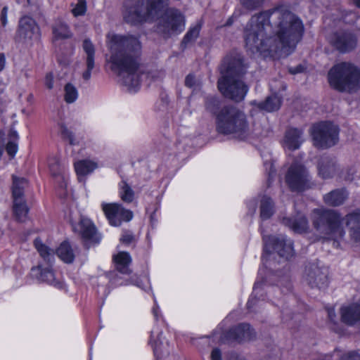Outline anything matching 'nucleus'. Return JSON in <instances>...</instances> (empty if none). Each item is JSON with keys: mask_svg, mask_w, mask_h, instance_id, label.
<instances>
[{"mask_svg": "<svg viewBox=\"0 0 360 360\" xmlns=\"http://www.w3.org/2000/svg\"><path fill=\"white\" fill-rule=\"evenodd\" d=\"M34 245L43 259L48 264H52L54 262V250L45 245L39 238L34 240Z\"/></svg>", "mask_w": 360, "mask_h": 360, "instance_id": "27", "label": "nucleus"}, {"mask_svg": "<svg viewBox=\"0 0 360 360\" xmlns=\"http://www.w3.org/2000/svg\"><path fill=\"white\" fill-rule=\"evenodd\" d=\"M312 221L316 230L324 239L335 240L344 236L340 215L333 210H314Z\"/></svg>", "mask_w": 360, "mask_h": 360, "instance_id": "6", "label": "nucleus"}, {"mask_svg": "<svg viewBox=\"0 0 360 360\" xmlns=\"http://www.w3.org/2000/svg\"><path fill=\"white\" fill-rule=\"evenodd\" d=\"M328 317L331 321H333L335 317V313L334 309H330L328 310Z\"/></svg>", "mask_w": 360, "mask_h": 360, "instance_id": "56", "label": "nucleus"}, {"mask_svg": "<svg viewBox=\"0 0 360 360\" xmlns=\"http://www.w3.org/2000/svg\"><path fill=\"white\" fill-rule=\"evenodd\" d=\"M6 150L7 153L11 156L13 157L18 150V146L15 141H9L6 146Z\"/></svg>", "mask_w": 360, "mask_h": 360, "instance_id": "45", "label": "nucleus"}, {"mask_svg": "<svg viewBox=\"0 0 360 360\" xmlns=\"http://www.w3.org/2000/svg\"><path fill=\"white\" fill-rule=\"evenodd\" d=\"M52 33L55 40L69 39L72 36L69 26L60 20L52 25Z\"/></svg>", "mask_w": 360, "mask_h": 360, "instance_id": "26", "label": "nucleus"}, {"mask_svg": "<svg viewBox=\"0 0 360 360\" xmlns=\"http://www.w3.org/2000/svg\"><path fill=\"white\" fill-rule=\"evenodd\" d=\"M260 218L269 219L274 213V205L271 198L264 195L260 201Z\"/></svg>", "mask_w": 360, "mask_h": 360, "instance_id": "31", "label": "nucleus"}, {"mask_svg": "<svg viewBox=\"0 0 360 360\" xmlns=\"http://www.w3.org/2000/svg\"><path fill=\"white\" fill-rule=\"evenodd\" d=\"M339 129L330 122H322L312 127L311 136L314 144L320 148H327L335 145L338 141Z\"/></svg>", "mask_w": 360, "mask_h": 360, "instance_id": "7", "label": "nucleus"}, {"mask_svg": "<svg viewBox=\"0 0 360 360\" xmlns=\"http://www.w3.org/2000/svg\"><path fill=\"white\" fill-rule=\"evenodd\" d=\"M119 195L122 201L130 203L134 199L135 193L127 181H122L120 184Z\"/></svg>", "mask_w": 360, "mask_h": 360, "instance_id": "37", "label": "nucleus"}, {"mask_svg": "<svg viewBox=\"0 0 360 360\" xmlns=\"http://www.w3.org/2000/svg\"><path fill=\"white\" fill-rule=\"evenodd\" d=\"M211 360H222L221 352L219 349H213L211 353Z\"/></svg>", "mask_w": 360, "mask_h": 360, "instance_id": "50", "label": "nucleus"}, {"mask_svg": "<svg viewBox=\"0 0 360 360\" xmlns=\"http://www.w3.org/2000/svg\"><path fill=\"white\" fill-rule=\"evenodd\" d=\"M345 220L352 237L355 240H360V210L347 214Z\"/></svg>", "mask_w": 360, "mask_h": 360, "instance_id": "24", "label": "nucleus"}, {"mask_svg": "<svg viewBox=\"0 0 360 360\" xmlns=\"http://www.w3.org/2000/svg\"><path fill=\"white\" fill-rule=\"evenodd\" d=\"M340 360H360V355L356 352H349L343 354Z\"/></svg>", "mask_w": 360, "mask_h": 360, "instance_id": "47", "label": "nucleus"}, {"mask_svg": "<svg viewBox=\"0 0 360 360\" xmlns=\"http://www.w3.org/2000/svg\"><path fill=\"white\" fill-rule=\"evenodd\" d=\"M282 223L296 233H302L307 231L308 228V221L307 218L301 214L295 217H284Z\"/></svg>", "mask_w": 360, "mask_h": 360, "instance_id": "23", "label": "nucleus"}, {"mask_svg": "<svg viewBox=\"0 0 360 360\" xmlns=\"http://www.w3.org/2000/svg\"><path fill=\"white\" fill-rule=\"evenodd\" d=\"M64 91V99L66 103H72L77 100L78 97V92L75 86H74L72 84H67L65 86Z\"/></svg>", "mask_w": 360, "mask_h": 360, "instance_id": "39", "label": "nucleus"}, {"mask_svg": "<svg viewBox=\"0 0 360 360\" xmlns=\"http://www.w3.org/2000/svg\"><path fill=\"white\" fill-rule=\"evenodd\" d=\"M82 48L86 54L85 63L86 65V70L83 72L82 77L85 80H89L91 78V70L95 67V48L89 39L84 40Z\"/></svg>", "mask_w": 360, "mask_h": 360, "instance_id": "21", "label": "nucleus"}, {"mask_svg": "<svg viewBox=\"0 0 360 360\" xmlns=\"http://www.w3.org/2000/svg\"><path fill=\"white\" fill-rule=\"evenodd\" d=\"M271 173H274H274H275V171H274H274H272V172H271V171H270V172H269V176H271Z\"/></svg>", "mask_w": 360, "mask_h": 360, "instance_id": "62", "label": "nucleus"}, {"mask_svg": "<svg viewBox=\"0 0 360 360\" xmlns=\"http://www.w3.org/2000/svg\"><path fill=\"white\" fill-rule=\"evenodd\" d=\"M304 32L302 21L283 6L254 15L244 29L245 46L252 53L291 51Z\"/></svg>", "mask_w": 360, "mask_h": 360, "instance_id": "1", "label": "nucleus"}, {"mask_svg": "<svg viewBox=\"0 0 360 360\" xmlns=\"http://www.w3.org/2000/svg\"><path fill=\"white\" fill-rule=\"evenodd\" d=\"M185 85L189 88L197 89L202 86V81L199 78H196L195 75L189 74L185 79Z\"/></svg>", "mask_w": 360, "mask_h": 360, "instance_id": "41", "label": "nucleus"}, {"mask_svg": "<svg viewBox=\"0 0 360 360\" xmlns=\"http://www.w3.org/2000/svg\"><path fill=\"white\" fill-rule=\"evenodd\" d=\"M60 131L63 135V136L65 139H67L70 144H75V139H74V135L72 131H70L66 126L61 124L60 126Z\"/></svg>", "mask_w": 360, "mask_h": 360, "instance_id": "44", "label": "nucleus"}, {"mask_svg": "<svg viewBox=\"0 0 360 360\" xmlns=\"http://www.w3.org/2000/svg\"><path fill=\"white\" fill-rule=\"evenodd\" d=\"M40 37V29L36 21L28 15L20 18L16 32L15 40L18 42L32 44Z\"/></svg>", "mask_w": 360, "mask_h": 360, "instance_id": "12", "label": "nucleus"}, {"mask_svg": "<svg viewBox=\"0 0 360 360\" xmlns=\"http://www.w3.org/2000/svg\"><path fill=\"white\" fill-rule=\"evenodd\" d=\"M278 285L285 287L286 291H289L290 290V279L289 275L286 274L280 278L278 281Z\"/></svg>", "mask_w": 360, "mask_h": 360, "instance_id": "46", "label": "nucleus"}, {"mask_svg": "<svg viewBox=\"0 0 360 360\" xmlns=\"http://www.w3.org/2000/svg\"><path fill=\"white\" fill-rule=\"evenodd\" d=\"M8 136H9V138L11 139L10 141H16L17 139H18V133H17V131H15L14 130H11L9 131Z\"/></svg>", "mask_w": 360, "mask_h": 360, "instance_id": "52", "label": "nucleus"}, {"mask_svg": "<svg viewBox=\"0 0 360 360\" xmlns=\"http://www.w3.org/2000/svg\"><path fill=\"white\" fill-rule=\"evenodd\" d=\"M45 84L49 89L53 86V76L51 74H48L46 77Z\"/></svg>", "mask_w": 360, "mask_h": 360, "instance_id": "51", "label": "nucleus"}, {"mask_svg": "<svg viewBox=\"0 0 360 360\" xmlns=\"http://www.w3.org/2000/svg\"><path fill=\"white\" fill-rule=\"evenodd\" d=\"M167 6L168 0H125L123 18L127 23L137 25L160 17L157 30L167 38L181 32L185 26L183 14Z\"/></svg>", "mask_w": 360, "mask_h": 360, "instance_id": "2", "label": "nucleus"}, {"mask_svg": "<svg viewBox=\"0 0 360 360\" xmlns=\"http://www.w3.org/2000/svg\"><path fill=\"white\" fill-rule=\"evenodd\" d=\"M248 68L243 56L238 53L228 55L223 60L220 71L224 77L242 78Z\"/></svg>", "mask_w": 360, "mask_h": 360, "instance_id": "11", "label": "nucleus"}, {"mask_svg": "<svg viewBox=\"0 0 360 360\" xmlns=\"http://www.w3.org/2000/svg\"><path fill=\"white\" fill-rule=\"evenodd\" d=\"M217 86L219 91L226 98L236 102L243 101L249 89L242 78L221 77L218 80Z\"/></svg>", "mask_w": 360, "mask_h": 360, "instance_id": "9", "label": "nucleus"}, {"mask_svg": "<svg viewBox=\"0 0 360 360\" xmlns=\"http://www.w3.org/2000/svg\"><path fill=\"white\" fill-rule=\"evenodd\" d=\"M102 210L109 223L119 226L122 221H129L133 218V212L118 203H103Z\"/></svg>", "mask_w": 360, "mask_h": 360, "instance_id": "14", "label": "nucleus"}, {"mask_svg": "<svg viewBox=\"0 0 360 360\" xmlns=\"http://www.w3.org/2000/svg\"><path fill=\"white\" fill-rule=\"evenodd\" d=\"M200 28V25L196 24L188 30L181 41V46L184 49L195 42L199 36Z\"/></svg>", "mask_w": 360, "mask_h": 360, "instance_id": "36", "label": "nucleus"}, {"mask_svg": "<svg viewBox=\"0 0 360 360\" xmlns=\"http://www.w3.org/2000/svg\"><path fill=\"white\" fill-rule=\"evenodd\" d=\"M329 44L341 53H349L354 50L358 44L356 34L349 30H339L328 36Z\"/></svg>", "mask_w": 360, "mask_h": 360, "instance_id": "10", "label": "nucleus"}, {"mask_svg": "<svg viewBox=\"0 0 360 360\" xmlns=\"http://www.w3.org/2000/svg\"><path fill=\"white\" fill-rule=\"evenodd\" d=\"M154 352H155V354H158V349L157 347H155V348L154 349Z\"/></svg>", "mask_w": 360, "mask_h": 360, "instance_id": "61", "label": "nucleus"}, {"mask_svg": "<svg viewBox=\"0 0 360 360\" xmlns=\"http://www.w3.org/2000/svg\"><path fill=\"white\" fill-rule=\"evenodd\" d=\"M354 3L356 7L360 8V0H354Z\"/></svg>", "mask_w": 360, "mask_h": 360, "instance_id": "59", "label": "nucleus"}, {"mask_svg": "<svg viewBox=\"0 0 360 360\" xmlns=\"http://www.w3.org/2000/svg\"><path fill=\"white\" fill-rule=\"evenodd\" d=\"M264 250L266 254H270L271 251H276L278 255L288 259L292 257L294 250L292 243L290 239L285 236H263Z\"/></svg>", "mask_w": 360, "mask_h": 360, "instance_id": "13", "label": "nucleus"}, {"mask_svg": "<svg viewBox=\"0 0 360 360\" xmlns=\"http://www.w3.org/2000/svg\"><path fill=\"white\" fill-rule=\"evenodd\" d=\"M144 74L146 75V79L150 81H156L163 77L165 75L163 71L155 68L147 70Z\"/></svg>", "mask_w": 360, "mask_h": 360, "instance_id": "40", "label": "nucleus"}, {"mask_svg": "<svg viewBox=\"0 0 360 360\" xmlns=\"http://www.w3.org/2000/svg\"><path fill=\"white\" fill-rule=\"evenodd\" d=\"M302 135L303 132L301 129L297 128L289 129L285 132V146L292 150L298 149L304 141Z\"/></svg>", "mask_w": 360, "mask_h": 360, "instance_id": "22", "label": "nucleus"}, {"mask_svg": "<svg viewBox=\"0 0 360 360\" xmlns=\"http://www.w3.org/2000/svg\"><path fill=\"white\" fill-rule=\"evenodd\" d=\"M304 278L311 288L325 289L328 286V272L316 264L306 266Z\"/></svg>", "mask_w": 360, "mask_h": 360, "instance_id": "15", "label": "nucleus"}, {"mask_svg": "<svg viewBox=\"0 0 360 360\" xmlns=\"http://www.w3.org/2000/svg\"><path fill=\"white\" fill-rule=\"evenodd\" d=\"M346 198L347 195L345 192L340 189L332 191L323 197L325 203L329 206L333 207L342 205Z\"/></svg>", "mask_w": 360, "mask_h": 360, "instance_id": "28", "label": "nucleus"}, {"mask_svg": "<svg viewBox=\"0 0 360 360\" xmlns=\"http://www.w3.org/2000/svg\"><path fill=\"white\" fill-rule=\"evenodd\" d=\"M5 66V56L3 53H0V72L4 68Z\"/></svg>", "mask_w": 360, "mask_h": 360, "instance_id": "54", "label": "nucleus"}, {"mask_svg": "<svg viewBox=\"0 0 360 360\" xmlns=\"http://www.w3.org/2000/svg\"><path fill=\"white\" fill-rule=\"evenodd\" d=\"M341 320L349 326L360 323V304H352L342 307L340 309Z\"/></svg>", "mask_w": 360, "mask_h": 360, "instance_id": "20", "label": "nucleus"}, {"mask_svg": "<svg viewBox=\"0 0 360 360\" xmlns=\"http://www.w3.org/2000/svg\"><path fill=\"white\" fill-rule=\"evenodd\" d=\"M113 260L118 271L123 274H129L131 271L129 269V264L131 262V257L127 252H120L113 256Z\"/></svg>", "mask_w": 360, "mask_h": 360, "instance_id": "25", "label": "nucleus"}, {"mask_svg": "<svg viewBox=\"0 0 360 360\" xmlns=\"http://www.w3.org/2000/svg\"><path fill=\"white\" fill-rule=\"evenodd\" d=\"M265 0H240L243 7L250 11L259 8L262 6Z\"/></svg>", "mask_w": 360, "mask_h": 360, "instance_id": "42", "label": "nucleus"}, {"mask_svg": "<svg viewBox=\"0 0 360 360\" xmlns=\"http://www.w3.org/2000/svg\"><path fill=\"white\" fill-rule=\"evenodd\" d=\"M290 73L292 74H296V73H298L300 72V69L298 68H297L295 70H292V69H290Z\"/></svg>", "mask_w": 360, "mask_h": 360, "instance_id": "57", "label": "nucleus"}, {"mask_svg": "<svg viewBox=\"0 0 360 360\" xmlns=\"http://www.w3.org/2000/svg\"><path fill=\"white\" fill-rule=\"evenodd\" d=\"M133 240L134 236L129 232H124L120 238L121 243L126 245L130 244Z\"/></svg>", "mask_w": 360, "mask_h": 360, "instance_id": "48", "label": "nucleus"}, {"mask_svg": "<svg viewBox=\"0 0 360 360\" xmlns=\"http://www.w3.org/2000/svg\"><path fill=\"white\" fill-rule=\"evenodd\" d=\"M328 80L339 92L356 93L360 90V69L349 62L337 63L328 71Z\"/></svg>", "mask_w": 360, "mask_h": 360, "instance_id": "4", "label": "nucleus"}, {"mask_svg": "<svg viewBox=\"0 0 360 360\" xmlns=\"http://www.w3.org/2000/svg\"><path fill=\"white\" fill-rule=\"evenodd\" d=\"M7 15H8V7L4 6L1 12L0 15V20L1 22V25L3 27H5L7 25L8 20H7Z\"/></svg>", "mask_w": 360, "mask_h": 360, "instance_id": "49", "label": "nucleus"}, {"mask_svg": "<svg viewBox=\"0 0 360 360\" xmlns=\"http://www.w3.org/2000/svg\"><path fill=\"white\" fill-rule=\"evenodd\" d=\"M318 174L323 179L333 178L338 172V166L333 158L321 157L317 165Z\"/></svg>", "mask_w": 360, "mask_h": 360, "instance_id": "19", "label": "nucleus"}, {"mask_svg": "<svg viewBox=\"0 0 360 360\" xmlns=\"http://www.w3.org/2000/svg\"><path fill=\"white\" fill-rule=\"evenodd\" d=\"M217 131L223 134H233L240 139L248 134V123L243 111L233 105H224L217 115Z\"/></svg>", "mask_w": 360, "mask_h": 360, "instance_id": "5", "label": "nucleus"}, {"mask_svg": "<svg viewBox=\"0 0 360 360\" xmlns=\"http://www.w3.org/2000/svg\"><path fill=\"white\" fill-rule=\"evenodd\" d=\"M153 314L154 316H155V318L158 317V307H154L153 309Z\"/></svg>", "mask_w": 360, "mask_h": 360, "instance_id": "58", "label": "nucleus"}, {"mask_svg": "<svg viewBox=\"0 0 360 360\" xmlns=\"http://www.w3.org/2000/svg\"><path fill=\"white\" fill-rule=\"evenodd\" d=\"M27 186V181L24 178H19L15 176H13V201L15 200H24L22 199L24 188Z\"/></svg>", "mask_w": 360, "mask_h": 360, "instance_id": "33", "label": "nucleus"}, {"mask_svg": "<svg viewBox=\"0 0 360 360\" xmlns=\"http://www.w3.org/2000/svg\"><path fill=\"white\" fill-rule=\"evenodd\" d=\"M31 272L32 276L39 282H45L58 288L63 287V283L56 280L51 264H49L47 267H43L41 264H39L37 266L32 267Z\"/></svg>", "mask_w": 360, "mask_h": 360, "instance_id": "18", "label": "nucleus"}, {"mask_svg": "<svg viewBox=\"0 0 360 360\" xmlns=\"http://www.w3.org/2000/svg\"><path fill=\"white\" fill-rule=\"evenodd\" d=\"M285 183L292 191L301 192L310 188L311 177L306 167L298 162L292 164L285 176Z\"/></svg>", "mask_w": 360, "mask_h": 360, "instance_id": "8", "label": "nucleus"}, {"mask_svg": "<svg viewBox=\"0 0 360 360\" xmlns=\"http://www.w3.org/2000/svg\"><path fill=\"white\" fill-rule=\"evenodd\" d=\"M281 105V98L276 95H272L267 97L265 101L259 103L257 106L267 112H272L278 110Z\"/></svg>", "mask_w": 360, "mask_h": 360, "instance_id": "34", "label": "nucleus"}, {"mask_svg": "<svg viewBox=\"0 0 360 360\" xmlns=\"http://www.w3.org/2000/svg\"><path fill=\"white\" fill-rule=\"evenodd\" d=\"M56 253L65 263L70 264L74 261L75 253L68 242H63L57 248Z\"/></svg>", "mask_w": 360, "mask_h": 360, "instance_id": "30", "label": "nucleus"}, {"mask_svg": "<svg viewBox=\"0 0 360 360\" xmlns=\"http://www.w3.org/2000/svg\"><path fill=\"white\" fill-rule=\"evenodd\" d=\"M86 10V3L84 1H79L75 7L72 10V13L75 16L82 15Z\"/></svg>", "mask_w": 360, "mask_h": 360, "instance_id": "43", "label": "nucleus"}, {"mask_svg": "<svg viewBox=\"0 0 360 360\" xmlns=\"http://www.w3.org/2000/svg\"><path fill=\"white\" fill-rule=\"evenodd\" d=\"M29 208L25 200H15L13 201V212L16 219L20 222H25L28 219Z\"/></svg>", "mask_w": 360, "mask_h": 360, "instance_id": "32", "label": "nucleus"}, {"mask_svg": "<svg viewBox=\"0 0 360 360\" xmlns=\"http://www.w3.org/2000/svg\"><path fill=\"white\" fill-rule=\"evenodd\" d=\"M49 166L51 173L53 176H61V178L64 179V176H63L64 168L60 165L59 160L56 157H53L49 159Z\"/></svg>", "mask_w": 360, "mask_h": 360, "instance_id": "38", "label": "nucleus"}, {"mask_svg": "<svg viewBox=\"0 0 360 360\" xmlns=\"http://www.w3.org/2000/svg\"><path fill=\"white\" fill-rule=\"evenodd\" d=\"M205 107L207 112L216 116V121H217V115L223 108L221 100L214 96H207L205 100Z\"/></svg>", "mask_w": 360, "mask_h": 360, "instance_id": "35", "label": "nucleus"}, {"mask_svg": "<svg viewBox=\"0 0 360 360\" xmlns=\"http://www.w3.org/2000/svg\"><path fill=\"white\" fill-rule=\"evenodd\" d=\"M255 336L254 330L248 323H240L229 329L225 334V339L228 342H241L250 340Z\"/></svg>", "mask_w": 360, "mask_h": 360, "instance_id": "17", "label": "nucleus"}, {"mask_svg": "<svg viewBox=\"0 0 360 360\" xmlns=\"http://www.w3.org/2000/svg\"><path fill=\"white\" fill-rule=\"evenodd\" d=\"M72 228L79 233L86 245L98 243L101 240L94 224L89 219L81 218L79 224Z\"/></svg>", "mask_w": 360, "mask_h": 360, "instance_id": "16", "label": "nucleus"}, {"mask_svg": "<svg viewBox=\"0 0 360 360\" xmlns=\"http://www.w3.org/2000/svg\"><path fill=\"white\" fill-rule=\"evenodd\" d=\"M261 285L262 284L258 281L255 283V285L253 288V292L255 295H257L259 292L260 288H261Z\"/></svg>", "mask_w": 360, "mask_h": 360, "instance_id": "53", "label": "nucleus"}, {"mask_svg": "<svg viewBox=\"0 0 360 360\" xmlns=\"http://www.w3.org/2000/svg\"><path fill=\"white\" fill-rule=\"evenodd\" d=\"M97 167V164L88 160H79L75 163V169L78 179L82 181V178L92 172Z\"/></svg>", "mask_w": 360, "mask_h": 360, "instance_id": "29", "label": "nucleus"}, {"mask_svg": "<svg viewBox=\"0 0 360 360\" xmlns=\"http://www.w3.org/2000/svg\"><path fill=\"white\" fill-rule=\"evenodd\" d=\"M107 46L110 53L112 69L122 77L123 83L130 91H136L140 85L137 72L140 65L141 42L133 35L109 33Z\"/></svg>", "mask_w": 360, "mask_h": 360, "instance_id": "3", "label": "nucleus"}, {"mask_svg": "<svg viewBox=\"0 0 360 360\" xmlns=\"http://www.w3.org/2000/svg\"><path fill=\"white\" fill-rule=\"evenodd\" d=\"M256 302V299L254 297H252L248 302L247 306L248 309H250L253 307V305Z\"/></svg>", "mask_w": 360, "mask_h": 360, "instance_id": "55", "label": "nucleus"}, {"mask_svg": "<svg viewBox=\"0 0 360 360\" xmlns=\"http://www.w3.org/2000/svg\"><path fill=\"white\" fill-rule=\"evenodd\" d=\"M133 284H134V285H137L139 287H141L140 283H139V282L138 281H136L135 282H133Z\"/></svg>", "mask_w": 360, "mask_h": 360, "instance_id": "60", "label": "nucleus"}]
</instances>
